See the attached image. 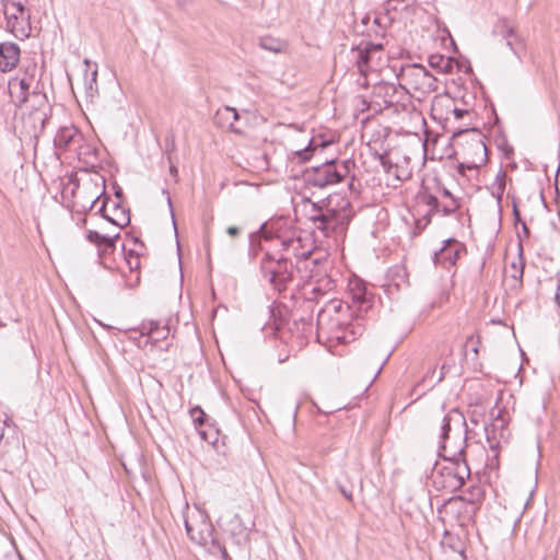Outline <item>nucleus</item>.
Returning a JSON list of instances; mask_svg holds the SVG:
<instances>
[{
	"mask_svg": "<svg viewBox=\"0 0 560 560\" xmlns=\"http://www.w3.org/2000/svg\"><path fill=\"white\" fill-rule=\"evenodd\" d=\"M480 167V165H470L469 163V159H464L463 162H459L458 165H457V173L459 175H465V172L467 170L471 171V170H478Z\"/></svg>",
	"mask_w": 560,
	"mask_h": 560,
	"instance_id": "nucleus-41",
	"label": "nucleus"
},
{
	"mask_svg": "<svg viewBox=\"0 0 560 560\" xmlns=\"http://www.w3.org/2000/svg\"><path fill=\"white\" fill-rule=\"evenodd\" d=\"M351 165H354L351 160L342 162H338L337 160L326 161L305 173V183L308 186L317 188H325L329 185L338 184L350 173Z\"/></svg>",
	"mask_w": 560,
	"mask_h": 560,
	"instance_id": "nucleus-5",
	"label": "nucleus"
},
{
	"mask_svg": "<svg viewBox=\"0 0 560 560\" xmlns=\"http://www.w3.org/2000/svg\"><path fill=\"white\" fill-rule=\"evenodd\" d=\"M407 271L402 266H394L387 270V295L393 293V289L398 291L402 284L407 283Z\"/></svg>",
	"mask_w": 560,
	"mask_h": 560,
	"instance_id": "nucleus-20",
	"label": "nucleus"
},
{
	"mask_svg": "<svg viewBox=\"0 0 560 560\" xmlns=\"http://www.w3.org/2000/svg\"><path fill=\"white\" fill-rule=\"evenodd\" d=\"M492 33L504 39V37L515 36L516 32L514 26L506 19H502L494 25Z\"/></svg>",
	"mask_w": 560,
	"mask_h": 560,
	"instance_id": "nucleus-31",
	"label": "nucleus"
},
{
	"mask_svg": "<svg viewBox=\"0 0 560 560\" xmlns=\"http://www.w3.org/2000/svg\"><path fill=\"white\" fill-rule=\"evenodd\" d=\"M442 195H443L444 197L451 198V200H452V201H453V198H455V197L452 195V192H451L447 188H445V187L442 189Z\"/></svg>",
	"mask_w": 560,
	"mask_h": 560,
	"instance_id": "nucleus-56",
	"label": "nucleus"
},
{
	"mask_svg": "<svg viewBox=\"0 0 560 560\" xmlns=\"http://www.w3.org/2000/svg\"><path fill=\"white\" fill-rule=\"evenodd\" d=\"M303 305H304L305 308L312 310V307H313V299L312 298L305 299L304 302H303Z\"/></svg>",
	"mask_w": 560,
	"mask_h": 560,
	"instance_id": "nucleus-55",
	"label": "nucleus"
},
{
	"mask_svg": "<svg viewBox=\"0 0 560 560\" xmlns=\"http://www.w3.org/2000/svg\"><path fill=\"white\" fill-rule=\"evenodd\" d=\"M420 198L421 201L430 208L423 218L417 222L418 228H420V224L423 222L421 229H424L431 222L432 215L440 213L441 205L436 196L432 194H422Z\"/></svg>",
	"mask_w": 560,
	"mask_h": 560,
	"instance_id": "nucleus-22",
	"label": "nucleus"
},
{
	"mask_svg": "<svg viewBox=\"0 0 560 560\" xmlns=\"http://www.w3.org/2000/svg\"><path fill=\"white\" fill-rule=\"evenodd\" d=\"M463 252L465 246L462 243L455 238H448L444 242V246L434 253V264L442 265L444 268L455 266Z\"/></svg>",
	"mask_w": 560,
	"mask_h": 560,
	"instance_id": "nucleus-11",
	"label": "nucleus"
},
{
	"mask_svg": "<svg viewBox=\"0 0 560 560\" xmlns=\"http://www.w3.org/2000/svg\"><path fill=\"white\" fill-rule=\"evenodd\" d=\"M115 248H116V245L114 247L107 248V244H103L102 247H98L100 258L104 257L107 254H113Z\"/></svg>",
	"mask_w": 560,
	"mask_h": 560,
	"instance_id": "nucleus-46",
	"label": "nucleus"
},
{
	"mask_svg": "<svg viewBox=\"0 0 560 560\" xmlns=\"http://www.w3.org/2000/svg\"><path fill=\"white\" fill-rule=\"evenodd\" d=\"M453 113L456 119H462L464 118V116L469 115V112L467 109L462 108H454Z\"/></svg>",
	"mask_w": 560,
	"mask_h": 560,
	"instance_id": "nucleus-50",
	"label": "nucleus"
},
{
	"mask_svg": "<svg viewBox=\"0 0 560 560\" xmlns=\"http://www.w3.org/2000/svg\"><path fill=\"white\" fill-rule=\"evenodd\" d=\"M20 60V47L15 43L7 42L0 44V70L11 71Z\"/></svg>",
	"mask_w": 560,
	"mask_h": 560,
	"instance_id": "nucleus-16",
	"label": "nucleus"
},
{
	"mask_svg": "<svg viewBox=\"0 0 560 560\" xmlns=\"http://www.w3.org/2000/svg\"><path fill=\"white\" fill-rule=\"evenodd\" d=\"M108 200V197H105L101 208L97 210L96 214H100L102 218L107 220L108 222L115 224L118 228H124L130 223V215L129 211L121 210L122 219L121 220H114V218L106 214V202Z\"/></svg>",
	"mask_w": 560,
	"mask_h": 560,
	"instance_id": "nucleus-28",
	"label": "nucleus"
},
{
	"mask_svg": "<svg viewBox=\"0 0 560 560\" xmlns=\"http://www.w3.org/2000/svg\"><path fill=\"white\" fill-rule=\"evenodd\" d=\"M241 230L240 228L237 226H229L226 229V233L231 236V237H236L238 234H240Z\"/></svg>",
	"mask_w": 560,
	"mask_h": 560,
	"instance_id": "nucleus-52",
	"label": "nucleus"
},
{
	"mask_svg": "<svg viewBox=\"0 0 560 560\" xmlns=\"http://www.w3.org/2000/svg\"><path fill=\"white\" fill-rule=\"evenodd\" d=\"M350 295L352 303L359 311H369L373 307L375 295L371 292L365 283L354 282L350 285Z\"/></svg>",
	"mask_w": 560,
	"mask_h": 560,
	"instance_id": "nucleus-13",
	"label": "nucleus"
},
{
	"mask_svg": "<svg viewBox=\"0 0 560 560\" xmlns=\"http://www.w3.org/2000/svg\"><path fill=\"white\" fill-rule=\"evenodd\" d=\"M307 201L311 207L307 218L324 236L342 229L351 219V203L340 194H331L317 202Z\"/></svg>",
	"mask_w": 560,
	"mask_h": 560,
	"instance_id": "nucleus-1",
	"label": "nucleus"
},
{
	"mask_svg": "<svg viewBox=\"0 0 560 560\" xmlns=\"http://www.w3.org/2000/svg\"><path fill=\"white\" fill-rule=\"evenodd\" d=\"M458 208V200L456 198H453V201L451 200V203L444 205L443 207L440 208V213H442L444 217H448L453 214Z\"/></svg>",
	"mask_w": 560,
	"mask_h": 560,
	"instance_id": "nucleus-38",
	"label": "nucleus"
},
{
	"mask_svg": "<svg viewBox=\"0 0 560 560\" xmlns=\"http://www.w3.org/2000/svg\"><path fill=\"white\" fill-rule=\"evenodd\" d=\"M504 421H505V420H504V418L502 417V412H501V411H499V412H498V416H497V418H495V420H494V422L492 423V425H493V428H494V429H497L498 427H500L501 429H503V428H504Z\"/></svg>",
	"mask_w": 560,
	"mask_h": 560,
	"instance_id": "nucleus-48",
	"label": "nucleus"
},
{
	"mask_svg": "<svg viewBox=\"0 0 560 560\" xmlns=\"http://www.w3.org/2000/svg\"><path fill=\"white\" fill-rule=\"evenodd\" d=\"M444 60L443 56H431L430 57V65L432 67H439L441 68V62Z\"/></svg>",
	"mask_w": 560,
	"mask_h": 560,
	"instance_id": "nucleus-49",
	"label": "nucleus"
},
{
	"mask_svg": "<svg viewBox=\"0 0 560 560\" xmlns=\"http://www.w3.org/2000/svg\"><path fill=\"white\" fill-rule=\"evenodd\" d=\"M175 148V143H174V140L171 141V143H168V139L166 140V151L170 152L171 150H174Z\"/></svg>",
	"mask_w": 560,
	"mask_h": 560,
	"instance_id": "nucleus-59",
	"label": "nucleus"
},
{
	"mask_svg": "<svg viewBox=\"0 0 560 560\" xmlns=\"http://www.w3.org/2000/svg\"><path fill=\"white\" fill-rule=\"evenodd\" d=\"M125 259L130 271H136L140 268L139 253H137L135 249L127 250L125 253Z\"/></svg>",
	"mask_w": 560,
	"mask_h": 560,
	"instance_id": "nucleus-35",
	"label": "nucleus"
},
{
	"mask_svg": "<svg viewBox=\"0 0 560 560\" xmlns=\"http://www.w3.org/2000/svg\"><path fill=\"white\" fill-rule=\"evenodd\" d=\"M96 75H97V71H93L92 73V79H91V83H90V89H92V83H95L96 82Z\"/></svg>",
	"mask_w": 560,
	"mask_h": 560,
	"instance_id": "nucleus-61",
	"label": "nucleus"
},
{
	"mask_svg": "<svg viewBox=\"0 0 560 560\" xmlns=\"http://www.w3.org/2000/svg\"><path fill=\"white\" fill-rule=\"evenodd\" d=\"M200 438L205 441H208L207 432L203 430H199Z\"/></svg>",
	"mask_w": 560,
	"mask_h": 560,
	"instance_id": "nucleus-62",
	"label": "nucleus"
},
{
	"mask_svg": "<svg viewBox=\"0 0 560 560\" xmlns=\"http://www.w3.org/2000/svg\"><path fill=\"white\" fill-rule=\"evenodd\" d=\"M389 90H393V94L387 98V118L402 115L408 116V106L406 101H409L406 88L399 82L398 86L394 82L387 80V97L389 96Z\"/></svg>",
	"mask_w": 560,
	"mask_h": 560,
	"instance_id": "nucleus-10",
	"label": "nucleus"
},
{
	"mask_svg": "<svg viewBox=\"0 0 560 560\" xmlns=\"http://www.w3.org/2000/svg\"><path fill=\"white\" fill-rule=\"evenodd\" d=\"M468 425L458 409L448 411L442 422L439 455L444 460L466 459Z\"/></svg>",
	"mask_w": 560,
	"mask_h": 560,
	"instance_id": "nucleus-3",
	"label": "nucleus"
},
{
	"mask_svg": "<svg viewBox=\"0 0 560 560\" xmlns=\"http://www.w3.org/2000/svg\"><path fill=\"white\" fill-rule=\"evenodd\" d=\"M522 230H523V233H524L525 237H528L529 234H530V231H529V229H528V226L526 225L525 222H522Z\"/></svg>",
	"mask_w": 560,
	"mask_h": 560,
	"instance_id": "nucleus-58",
	"label": "nucleus"
},
{
	"mask_svg": "<svg viewBox=\"0 0 560 560\" xmlns=\"http://www.w3.org/2000/svg\"><path fill=\"white\" fill-rule=\"evenodd\" d=\"M166 326L161 327L159 322L151 320L142 325V334L150 336L155 342L165 339L168 335Z\"/></svg>",
	"mask_w": 560,
	"mask_h": 560,
	"instance_id": "nucleus-25",
	"label": "nucleus"
},
{
	"mask_svg": "<svg viewBox=\"0 0 560 560\" xmlns=\"http://www.w3.org/2000/svg\"><path fill=\"white\" fill-rule=\"evenodd\" d=\"M446 462L447 465L443 466L439 474L434 476L433 482L436 488L453 492L465 485L470 477V468L467 459Z\"/></svg>",
	"mask_w": 560,
	"mask_h": 560,
	"instance_id": "nucleus-7",
	"label": "nucleus"
},
{
	"mask_svg": "<svg viewBox=\"0 0 560 560\" xmlns=\"http://www.w3.org/2000/svg\"><path fill=\"white\" fill-rule=\"evenodd\" d=\"M388 59L389 62L387 63V69L392 70L397 81H405L407 78H412L415 83L427 86H431L436 81V79L428 71V69L421 65H398L397 60H393L392 58Z\"/></svg>",
	"mask_w": 560,
	"mask_h": 560,
	"instance_id": "nucleus-9",
	"label": "nucleus"
},
{
	"mask_svg": "<svg viewBox=\"0 0 560 560\" xmlns=\"http://www.w3.org/2000/svg\"><path fill=\"white\" fill-rule=\"evenodd\" d=\"M349 305L341 301L331 300L317 314V329L327 339L338 343H349L363 331L358 322H349L342 318L341 313L348 311Z\"/></svg>",
	"mask_w": 560,
	"mask_h": 560,
	"instance_id": "nucleus-2",
	"label": "nucleus"
},
{
	"mask_svg": "<svg viewBox=\"0 0 560 560\" xmlns=\"http://www.w3.org/2000/svg\"><path fill=\"white\" fill-rule=\"evenodd\" d=\"M517 237L520 240L518 242V255L517 260L513 261L511 264V269L513 270L512 278L517 282L518 287H522L523 284V276H524V269H525V258H524V248L522 244V237L521 234H517Z\"/></svg>",
	"mask_w": 560,
	"mask_h": 560,
	"instance_id": "nucleus-23",
	"label": "nucleus"
},
{
	"mask_svg": "<svg viewBox=\"0 0 560 560\" xmlns=\"http://www.w3.org/2000/svg\"><path fill=\"white\" fill-rule=\"evenodd\" d=\"M394 177V180L395 182H400L401 178L400 176L397 175V166L396 165H393L389 160L387 159V186L390 185L389 183V178L390 177Z\"/></svg>",
	"mask_w": 560,
	"mask_h": 560,
	"instance_id": "nucleus-42",
	"label": "nucleus"
},
{
	"mask_svg": "<svg viewBox=\"0 0 560 560\" xmlns=\"http://www.w3.org/2000/svg\"><path fill=\"white\" fill-rule=\"evenodd\" d=\"M190 416L197 428H201L205 424L206 413L199 406H196L190 409Z\"/></svg>",
	"mask_w": 560,
	"mask_h": 560,
	"instance_id": "nucleus-36",
	"label": "nucleus"
},
{
	"mask_svg": "<svg viewBox=\"0 0 560 560\" xmlns=\"http://www.w3.org/2000/svg\"><path fill=\"white\" fill-rule=\"evenodd\" d=\"M337 486H338V489L340 491V493L349 501L352 500V490H353V485L350 483H346L341 478L337 479Z\"/></svg>",
	"mask_w": 560,
	"mask_h": 560,
	"instance_id": "nucleus-37",
	"label": "nucleus"
},
{
	"mask_svg": "<svg viewBox=\"0 0 560 560\" xmlns=\"http://www.w3.org/2000/svg\"><path fill=\"white\" fill-rule=\"evenodd\" d=\"M446 365L443 364L440 372L435 368L430 369L415 386V390L422 388L423 390L432 389L435 385L443 381L445 376Z\"/></svg>",
	"mask_w": 560,
	"mask_h": 560,
	"instance_id": "nucleus-21",
	"label": "nucleus"
},
{
	"mask_svg": "<svg viewBox=\"0 0 560 560\" xmlns=\"http://www.w3.org/2000/svg\"><path fill=\"white\" fill-rule=\"evenodd\" d=\"M415 0H387V20L390 23L400 22L407 18Z\"/></svg>",
	"mask_w": 560,
	"mask_h": 560,
	"instance_id": "nucleus-18",
	"label": "nucleus"
},
{
	"mask_svg": "<svg viewBox=\"0 0 560 560\" xmlns=\"http://www.w3.org/2000/svg\"><path fill=\"white\" fill-rule=\"evenodd\" d=\"M259 46L265 50L279 54L284 51L287 44L278 38L262 37L260 38Z\"/></svg>",
	"mask_w": 560,
	"mask_h": 560,
	"instance_id": "nucleus-29",
	"label": "nucleus"
},
{
	"mask_svg": "<svg viewBox=\"0 0 560 560\" xmlns=\"http://www.w3.org/2000/svg\"><path fill=\"white\" fill-rule=\"evenodd\" d=\"M116 210L119 211V213L117 214V218H114V220H121L122 219V214H121V210L120 207L118 205L115 206Z\"/></svg>",
	"mask_w": 560,
	"mask_h": 560,
	"instance_id": "nucleus-60",
	"label": "nucleus"
},
{
	"mask_svg": "<svg viewBox=\"0 0 560 560\" xmlns=\"http://www.w3.org/2000/svg\"><path fill=\"white\" fill-rule=\"evenodd\" d=\"M443 544L445 546H447L454 552H458L460 555H464V547H463L462 540L459 539L458 536L453 535L448 530L444 532V541H443Z\"/></svg>",
	"mask_w": 560,
	"mask_h": 560,
	"instance_id": "nucleus-32",
	"label": "nucleus"
},
{
	"mask_svg": "<svg viewBox=\"0 0 560 560\" xmlns=\"http://www.w3.org/2000/svg\"><path fill=\"white\" fill-rule=\"evenodd\" d=\"M454 140L464 139L460 143L463 159H469L470 165H485L488 162V148L485 136L478 128H458L453 131Z\"/></svg>",
	"mask_w": 560,
	"mask_h": 560,
	"instance_id": "nucleus-6",
	"label": "nucleus"
},
{
	"mask_svg": "<svg viewBox=\"0 0 560 560\" xmlns=\"http://www.w3.org/2000/svg\"><path fill=\"white\" fill-rule=\"evenodd\" d=\"M163 194H165V195H166V197H167V205H168V207H170V209H171V213H172L173 221L175 222V220H174L173 207H172V200H171L170 192H168V190L163 189Z\"/></svg>",
	"mask_w": 560,
	"mask_h": 560,
	"instance_id": "nucleus-54",
	"label": "nucleus"
},
{
	"mask_svg": "<svg viewBox=\"0 0 560 560\" xmlns=\"http://www.w3.org/2000/svg\"><path fill=\"white\" fill-rule=\"evenodd\" d=\"M261 238L269 240L271 236L267 234L265 231V224L260 226V229L256 232L250 233L249 235V248H248V256L254 259L259 250L261 249Z\"/></svg>",
	"mask_w": 560,
	"mask_h": 560,
	"instance_id": "nucleus-24",
	"label": "nucleus"
},
{
	"mask_svg": "<svg viewBox=\"0 0 560 560\" xmlns=\"http://www.w3.org/2000/svg\"><path fill=\"white\" fill-rule=\"evenodd\" d=\"M218 555H220L223 560H232L224 545L222 546Z\"/></svg>",
	"mask_w": 560,
	"mask_h": 560,
	"instance_id": "nucleus-53",
	"label": "nucleus"
},
{
	"mask_svg": "<svg viewBox=\"0 0 560 560\" xmlns=\"http://www.w3.org/2000/svg\"><path fill=\"white\" fill-rule=\"evenodd\" d=\"M383 45L382 44H373L368 43L364 48H357V67L361 74H366L369 70L376 71L377 69L374 68L372 65L374 61V56L376 52L382 51Z\"/></svg>",
	"mask_w": 560,
	"mask_h": 560,
	"instance_id": "nucleus-14",
	"label": "nucleus"
},
{
	"mask_svg": "<svg viewBox=\"0 0 560 560\" xmlns=\"http://www.w3.org/2000/svg\"><path fill=\"white\" fill-rule=\"evenodd\" d=\"M43 90L44 89L31 90L28 93V100L25 101L30 102L31 106L35 109L33 116L35 119L42 121V127H44V124L47 120V114L43 109L48 107V100Z\"/></svg>",
	"mask_w": 560,
	"mask_h": 560,
	"instance_id": "nucleus-17",
	"label": "nucleus"
},
{
	"mask_svg": "<svg viewBox=\"0 0 560 560\" xmlns=\"http://www.w3.org/2000/svg\"><path fill=\"white\" fill-rule=\"evenodd\" d=\"M513 218H514V223L515 224H518L521 223L522 224V218H521V212L517 208V205L515 202V200L513 199Z\"/></svg>",
	"mask_w": 560,
	"mask_h": 560,
	"instance_id": "nucleus-47",
	"label": "nucleus"
},
{
	"mask_svg": "<svg viewBox=\"0 0 560 560\" xmlns=\"http://www.w3.org/2000/svg\"><path fill=\"white\" fill-rule=\"evenodd\" d=\"M224 112L226 114H231L234 121L237 120L240 117L238 112L234 107L225 106Z\"/></svg>",
	"mask_w": 560,
	"mask_h": 560,
	"instance_id": "nucleus-51",
	"label": "nucleus"
},
{
	"mask_svg": "<svg viewBox=\"0 0 560 560\" xmlns=\"http://www.w3.org/2000/svg\"><path fill=\"white\" fill-rule=\"evenodd\" d=\"M120 237L119 233L115 235H104L98 233L97 231H89L86 234V238L90 243L96 245L97 247H102L103 244H107V248L114 247L116 241Z\"/></svg>",
	"mask_w": 560,
	"mask_h": 560,
	"instance_id": "nucleus-26",
	"label": "nucleus"
},
{
	"mask_svg": "<svg viewBox=\"0 0 560 560\" xmlns=\"http://www.w3.org/2000/svg\"><path fill=\"white\" fill-rule=\"evenodd\" d=\"M281 242V248L283 252H290L292 250V254L296 257H301L304 259H308L311 256V250L307 252H299V247L301 244V237H282L280 238Z\"/></svg>",
	"mask_w": 560,
	"mask_h": 560,
	"instance_id": "nucleus-27",
	"label": "nucleus"
},
{
	"mask_svg": "<svg viewBox=\"0 0 560 560\" xmlns=\"http://www.w3.org/2000/svg\"><path fill=\"white\" fill-rule=\"evenodd\" d=\"M43 67H39L34 59H24L22 62L20 75L10 82L12 89L15 85L20 88L21 101L28 100L31 90L44 89L42 83Z\"/></svg>",
	"mask_w": 560,
	"mask_h": 560,
	"instance_id": "nucleus-8",
	"label": "nucleus"
},
{
	"mask_svg": "<svg viewBox=\"0 0 560 560\" xmlns=\"http://www.w3.org/2000/svg\"><path fill=\"white\" fill-rule=\"evenodd\" d=\"M81 140L82 135L73 125L62 126L57 130L54 138V145L59 151H67Z\"/></svg>",
	"mask_w": 560,
	"mask_h": 560,
	"instance_id": "nucleus-15",
	"label": "nucleus"
},
{
	"mask_svg": "<svg viewBox=\"0 0 560 560\" xmlns=\"http://www.w3.org/2000/svg\"><path fill=\"white\" fill-rule=\"evenodd\" d=\"M381 143L378 140L369 143L370 150L374 152L375 158L380 161L381 165L385 167V151L380 152L377 144Z\"/></svg>",
	"mask_w": 560,
	"mask_h": 560,
	"instance_id": "nucleus-40",
	"label": "nucleus"
},
{
	"mask_svg": "<svg viewBox=\"0 0 560 560\" xmlns=\"http://www.w3.org/2000/svg\"><path fill=\"white\" fill-rule=\"evenodd\" d=\"M390 331H396V343H399L411 330L409 324L405 325L402 329H398V317L393 316L389 320Z\"/></svg>",
	"mask_w": 560,
	"mask_h": 560,
	"instance_id": "nucleus-34",
	"label": "nucleus"
},
{
	"mask_svg": "<svg viewBox=\"0 0 560 560\" xmlns=\"http://www.w3.org/2000/svg\"><path fill=\"white\" fill-rule=\"evenodd\" d=\"M505 45L513 51V54L521 60L525 52L524 40L515 33V36L504 37Z\"/></svg>",
	"mask_w": 560,
	"mask_h": 560,
	"instance_id": "nucleus-30",
	"label": "nucleus"
},
{
	"mask_svg": "<svg viewBox=\"0 0 560 560\" xmlns=\"http://www.w3.org/2000/svg\"><path fill=\"white\" fill-rule=\"evenodd\" d=\"M504 190L505 189L494 187V185L491 186V196L495 198L499 206L502 203Z\"/></svg>",
	"mask_w": 560,
	"mask_h": 560,
	"instance_id": "nucleus-45",
	"label": "nucleus"
},
{
	"mask_svg": "<svg viewBox=\"0 0 560 560\" xmlns=\"http://www.w3.org/2000/svg\"><path fill=\"white\" fill-rule=\"evenodd\" d=\"M313 151H314V149L312 147V140H311L310 143L305 148L292 152L289 159L292 162L296 161L298 163H304L312 158Z\"/></svg>",
	"mask_w": 560,
	"mask_h": 560,
	"instance_id": "nucleus-33",
	"label": "nucleus"
},
{
	"mask_svg": "<svg viewBox=\"0 0 560 560\" xmlns=\"http://www.w3.org/2000/svg\"><path fill=\"white\" fill-rule=\"evenodd\" d=\"M4 15L8 20V24L12 25V27L16 26L19 20L22 22L30 20V14L27 13L24 4L10 0L4 1Z\"/></svg>",
	"mask_w": 560,
	"mask_h": 560,
	"instance_id": "nucleus-19",
	"label": "nucleus"
},
{
	"mask_svg": "<svg viewBox=\"0 0 560 560\" xmlns=\"http://www.w3.org/2000/svg\"><path fill=\"white\" fill-rule=\"evenodd\" d=\"M259 267L262 277L278 292L285 291L293 280V262L283 254L265 253Z\"/></svg>",
	"mask_w": 560,
	"mask_h": 560,
	"instance_id": "nucleus-4",
	"label": "nucleus"
},
{
	"mask_svg": "<svg viewBox=\"0 0 560 560\" xmlns=\"http://www.w3.org/2000/svg\"><path fill=\"white\" fill-rule=\"evenodd\" d=\"M555 300H556L557 305L560 307V283L557 287V292H556V295H555Z\"/></svg>",
	"mask_w": 560,
	"mask_h": 560,
	"instance_id": "nucleus-57",
	"label": "nucleus"
},
{
	"mask_svg": "<svg viewBox=\"0 0 560 560\" xmlns=\"http://www.w3.org/2000/svg\"><path fill=\"white\" fill-rule=\"evenodd\" d=\"M505 180H506V173L501 168L498 172L494 183L492 185H494V187L505 189Z\"/></svg>",
	"mask_w": 560,
	"mask_h": 560,
	"instance_id": "nucleus-43",
	"label": "nucleus"
},
{
	"mask_svg": "<svg viewBox=\"0 0 560 560\" xmlns=\"http://www.w3.org/2000/svg\"><path fill=\"white\" fill-rule=\"evenodd\" d=\"M185 529L190 540L200 546H208L209 539L214 533L213 526L206 520L192 523L186 518Z\"/></svg>",
	"mask_w": 560,
	"mask_h": 560,
	"instance_id": "nucleus-12",
	"label": "nucleus"
},
{
	"mask_svg": "<svg viewBox=\"0 0 560 560\" xmlns=\"http://www.w3.org/2000/svg\"><path fill=\"white\" fill-rule=\"evenodd\" d=\"M470 495H471V498L462 497V499L469 503H474L476 500H479L481 498L482 491L479 487H472L471 491H470Z\"/></svg>",
	"mask_w": 560,
	"mask_h": 560,
	"instance_id": "nucleus-44",
	"label": "nucleus"
},
{
	"mask_svg": "<svg viewBox=\"0 0 560 560\" xmlns=\"http://www.w3.org/2000/svg\"><path fill=\"white\" fill-rule=\"evenodd\" d=\"M170 173H171L172 175H174V176L177 174V168H176V166H175V165H171V166H170Z\"/></svg>",
	"mask_w": 560,
	"mask_h": 560,
	"instance_id": "nucleus-63",
	"label": "nucleus"
},
{
	"mask_svg": "<svg viewBox=\"0 0 560 560\" xmlns=\"http://www.w3.org/2000/svg\"><path fill=\"white\" fill-rule=\"evenodd\" d=\"M222 544L219 541V539L214 536V533L211 535V539H209L208 546H205L207 550L212 555H218L220 549L222 548Z\"/></svg>",
	"mask_w": 560,
	"mask_h": 560,
	"instance_id": "nucleus-39",
	"label": "nucleus"
},
{
	"mask_svg": "<svg viewBox=\"0 0 560 560\" xmlns=\"http://www.w3.org/2000/svg\"><path fill=\"white\" fill-rule=\"evenodd\" d=\"M384 368H385V361L381 364V366H380V369H378V371H377V373H376V376H378V375H380V373L382 372V370H383Z\"/></svg>",
	"mask_w": 560,
	"mask_h": 560,
	"instance_id": "nucleus-64",
	"label": "nucleus"
}]
</instances>
